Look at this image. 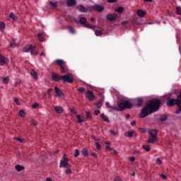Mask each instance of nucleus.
I'll list each match as a JSON object with an SVG mask.
<instances>
[{
	"label": "nucleus",
	"mask_w": 181,
	"mask_h": 181,
	"mask_svg": "<svg viewBox=\"0 0 181 181\" xmlns=\"http://www.w3.org/2000/svg\"><path fill=\"white\" fill-rule=\"evenodd\" d=\"M160 107V100L157 99H152L148 101L146 106L142 109L141 113L139 114L140 118H145L148 117L149 114L156 112Z\"/></svg>",
	"instance_id": "obj_1"
},
{
	"label": "nucleus",
	"mask_w": 181,
	"mask_h": 181,
	"mask_svg": "<svg viewBox=\"0 0 181 181\" xmlns=\"http://www.w3.org/2000/svg\"><path fill=\"white\" fill-rule=\"evenodd\" d=\"M132 107V103L129 101V100H126L122 102H119L117 103V107H114V110L115 111H122V110H130V108Z\"/></svg>",
	"instance_id": "obj_2"
},
{
	"label": "nucleus",
	"mask_w": 181,
	"mask_h": 181,
	"mask_svg": "<svg viewBox=\"0 0 181 181\" xmlns=\"http://www.w3.org/2000/svg\"><path fill=\"white\" fill-rule=\"evenodd\" d=\"M166 105H167V107H173V105H177L178 109L176 110L175 113L180 114V112H181L180 100L168 98Z\"/></svg>",
	"instance_id": "obj_3"
},
{
	"label": "nucleus",
	"mask_w": 181,
	"mask_h": 181,
	"mask_svg": "<svg viewBox=\"0 0 181 181\" xmlns=\"http://www.w3.org/2000/svg\"><path fill=\"white\" fill-rule=\"evenodd\" d=\"M35 49H36L35 46L28 45L23 48V52H25V53H29V52H30V54H35V56H37L38 53L37 52H35Z\"/></svg>",
	"instance_id": "obj_4"
},
{
	"label": "nucleus",
	"mask_w": 181,
	"mask_h": 181,
	"mask_svg": "<svg viewBox=\"0 0 181 181\" xmlns=\"http://www.w3.org/2000/svg\"><path fill=\"white\" fill-rule=\"evenodd\" d=\"M59 168H70V164H69V158H66V154H64L61 158Z\"/></svg>",
	"instance_id": "obj_5"
},
{
	"label": "nucleus",
	"mask_w": 181,
	"mask_h": 181,
	"mask_svg": "<svg viewBox=\"0 0 181 181\" xmlns=\"http://www.w3.org/2000/svg\"><path fill=\"white\" fill-rule=\"evenodd\" d=\"M79 23L81 25H84V28H87L88 29H95V26L90 25V24H86L87 23V18H84V17H81L79 19Z\"/></svg>",
	"instance_id": "obj_6"
},
{
	"label": "nucleus",
	"mask_w": 181,
	"mask_h": 181,
	"mask_svg": "<svg viewBox=\"0 0 181 181\" xmlns=\"http://www.w3.org/2000/svg\"><path fill=\"white\" fill-rule=\"evenodd\" d=\"M62 80H63V81H67L68 83H73V81H74L71 74L62 76Z\"/></svg>",
	"instance_id": "obj_7"
},
{
	"label": "nucleus",
	"mask_w": 181,
	"mask_h": 181,
	"mask_svg": "<svg viewBox=\"0 0 181 181\" xmlns=\"http://www.w3.org/2000/svg\"><path fill=\"white\" fill-rule=\"evenodd\" d=\"M8 63H9V59L0 54V66H5V64H8Z\"/></svg>",
	"instance_id": "obj_8"
},
{
	"label": "nucleus",
	"mask_w": 181,
	"mask_h": 181,
	"mask_svg": "<svg viewBox=\"0 0 181 181\" xmlns=\"http://www.w3.org/2000/svg\"><path fill=\"white\" fill-rule=\"evenodd\" d=\"M86 97L87 98H88V100H90V101H93L95 98V96H94V93L89 90L86 91Z\"/></svg>",
	"instance_id": "obj_9"
},
{
	"label": "nucleus",
	"mask_w": 181,
	"mask_h": 181,
	"mask_svg": "<svg viewBox=\"0 0 181 181\" xmlns=\"http://www.w3.org/2000/svg\"><path fill=\"white\" fill-rule=\"evenodd\" d=\"M52 78L53 81H60L62 80V76H60L56 73H52Z\"/></svg>",
	"instance_id": "obj_10"
},
{
	"label": "nucleus",
	"mask_w": 181,
	"mask_h": 181,
	"mask_svg": "<svg viewBox=\"0 0 181 181\" xmlns=\"http://www.w3.org/2000/svg\"><path fill=\"white\" fill-rule=\"evenodd\" d=\"M54 90L56 94H57V95L59 96L60 98H64V93L62 90H60V89L57 86L54 87Z\"/></svg>",
	"instance_id": "obj_11"
},
{
	"label": "nucleus",
	"mask_w": 181,
	"mask_h": 181,
	"mask_svg": "<svg viewBox=\"0 0 181 181\" xmlns=\"http://www.w3.org/2000/svg\"><path fill=\"white\" fill-rule=\"evenodd\" d=\"M117 15L115 13H110L107 16V21H115V19H117Z\"/></svg>",
	"instance_id": "obj_12"
},
{
	"label": "nucleus",
	"mask_w": 181,
	"mask_h": 181,
	"mask_svg": "<svg viewBox=\"0 0 181 181\" xmlns=\"http://www.w3.org/2000/svg\"><path fill=\"white\" fill-rule=\"evenodd\" d=\"M93 8L97 12H103V11H104V6L101 5H95L93 6Z\"/></svg>",
	"instance_id": "obj_13"
},
{
	"label": "nucleus",
	"mask_w": 181,
	"mask_h": 181,
	"mask_svg": "<svg viewBox=\"0 0 181 181\" xmlns=\"http://www.w3.org/2000/svg\"><path fill=\"white\" fill-rule=\"evenodd\" d=\"M54 110L57 114H62L63 113V107L62 106H55Z\"/></svg>",
	"instance_id": "obj_14"
},
{
	"label": "nucleus",
	"mask_w": 181,
	"mask_h": 181,
	"mask_svg": "<svg viewBox=\"0 0 181 181\" xmlns=\"http://www.w3.org/2000/svg\"><path fill=\"white\" fill-rule=\"evenodd\" d=\"M30 76L31 77H33V78L35 79V80H37L38 78V75H37V73H36V71H35V70H31L30 71Z\"/></svg>",
	"instance_id": "obj_15"
},
{
	"label": "nucleus",
	"mask_w": 181,
	"mask_h": 181,
	"mask_svg": "<svg viewBox=\"0 0 181 181\" xmlns=\"http://www.w3.org/2000/svg\"><path fill=\"white\" fill-rule=\"evenodd\" d=\"M137 15L139 18H144V16H145V11L142 9H139L137 11Z\"/></svg>",
	"instance_id": "obj_16"
},
{
	"label": "nucleus",
	"mask_w": 181,
	"mask_h": 181,
	"mask_svg": "<svg viewBox=\"0 0 181 181\" xmlns=\"http://www.w3.org/2000/svg\"><path fill=\"white\" fill-rule=\"evenodd\" d=\"M49 5L51 9H56L57 8V2L49 1Z\"/></svg>",
	"instance_id": "obj_17"
},
{
	"label": "nucleus",
	"mask_w": 181,
	"mask_h": 181,
	"mask_svg": "<svg viewBox=\"0 0 181 181\" xmlns=\"http://www.w3.org/2000/svg\"><path fill=\"white\" fill-rule=\"evenodd\" d=\"M151 137L156 138V135L158 134V130L156 129H152L149 132Z\"/></svg>",
	"instance_id": "obj_18"
},
{
	"label": "nucleus",
	"mask_w": 181,
	"mask_h": 181,
	"mask_svg": "<svg viewBox=\"0 0 181 181\" xmlns=\"http://www.w3.org/2000/svg\"><path fill=\"white\" fill-rule=\"evenodd\" d=\"M19 46V44L16 43L14 40H12V41L10 42V47L12 49H14V47H18Z\"/></svg>",
	"instance_id": "obj_19"
},
{
	"label": "nucleus",
	"mask_w": 181,
	"mask_h": 181,
	"mask_svg": "<svg viewBox=\"0 0 181 181\" xmlns=\"http://www.w3.org/2000/svg\"><path fill=\"white\" fill-rule=\"evenodd\" d=\"M156 141H158V139L156 137H150L148 138L147 142H148V144H155V142H156Z\"/></svg>",
	"instance_id": "obj_20"
},
{
	"label": "nucleus",
	"mask_w": 181,
	"mask_h": 181,
	"mask_svg": "<svg viewBox=\"0 0 181 181\" xmlns=\"http://www.w3.org/2000/svg\"><path fill=\"white\" fill-rule=\"evenodd\" d=\"M78 11H80V12H83V13L87 12V8L84 7V6L83 5L78 6Z\"/></svg>",
	"instance_id": "obj_21"
},
{
	"label": "nucleus",
	"mask_w": 181,
	"mask_h": 181,
	"mask_svg": "<svg viewBox=\"0 0 181 181\" xmlns=\"http://www.w3.org/2000/svg\"><path fill=\"white\" fill-rule=\"evenodd\" d=\"M1 80L4 84H8L9 83V77H1Z\"/></svg>",
	"instance_id": "obj_22"
},
{
	"label": "nucleus",
	"mask_w": 181,
	"mask_h": 181,
	"mask_svg": "<svg viewBox=\"0 0 181 181\" xmlns=\"http://www.w3.org/2000/svg\"><path fill=\"white\" fill-rule=\"evenodd\" d=\"M67 5L68 6H74L76 5V0H68Z\"/></svg>",
	"instance_id": "obj_23"
},
{
	"label": "nucleus",
	"mask_w": 181,
	"mask_h": 181,
	"mask_svg": "<svg viewBox=\"0 0 181 181\" xmlns=\"http://www.w3.org/2000/svg\"><path fill=\"white\" fill-rule=\"evenodd\" d=\"M55 62L58 66H60V67L64 66V62L62 59H57Z\"/></svg>",
	"instance_id": "obj_24"
},
{
	"label": "nucleus",
	"mask_w": 181,
	"mask_h": 181,
	"mask_svg": "<svg viewBox=\"0 0 181 181\" xmlns=\"http://www.w3.org/2000/svg\"><path fill=\"white\" fill-rule=\"evenodd\" d=\"M16 170H17V172H21V170H23V169H25V167L21 165H16L15 166Z\"/></svg>",
	"instance_id": "obj_25"
},
{
	"label": "nucleus",
	"mask_w": 181,
	"mask_h": 181,
	"mask_svg": "<svg viewBox=\"0 0 181 181\" xmlns=\"http://www.w3.org/2000/svg\"><path fill=\"white\" fill-rule=\"evenodd\" d=\"M101 118H103V119L105 122L110 123V119L107 117V115H105V114L103 113V114L101 115Z\"/></svg>",
	"instance_id": "obj_26"
},
{
	"label": "nucleus",
	"mask_w": 181,
	"mask_h": 181,
	"mask_svg": "<svg viewBox=\"0 0 181 181\" xmlns=\"http://www.w3.org/2000/svg\"><path fill=\"white\" fill-rule=\"evenodd\" d=\"M81 153L83 156H88V150L86 148H84L82 149Z\"/></svg>",
	"instance_id": "obj_27"
},
{
	"label": "nucleus",
	"mask_w": 181,
	"mask_h": 181,
	"mask_svg": "<svg viewBox=\"0 0 181 181\" xmlns=\"http://www.w3.org/2000/svg\"><path fill=\"white\" fill-rule=\"evenodd\" d=\"M136 100H137V105H138V107H141V105H142V103H144V98H139Z\"/></svg>",
	"instance_id": "obj_28"
},
{
	"label": "nucleus",
	"mask_w": 181,
	"mask_h": 181,
	"mask_svg": "<svg viewBox=\"0 0 181 181\" xmlns=\"http://www.w3.org/2000/svg\"><path fill=\"white\" fill-rule=\"evenodd\" d=\"M76 118L79 124H81V122H84V119H83L80 115H77Z\"/></svg>",
	"instance_id": "obj_29"
},
{
	"label": "nucleus",
	"mask_w": 181,
	"mask_h": 181,
	"mask_svg": "<svg viewBox=\"0 0 181 181\" xmlns=\"http://www.w3.org/2000/svg\"><path fill=\"white\" fill-rule=\"evenodd\" d=\"M37 36H38V39H39L40 42H45V38L43 37V34L38 33Z\"/></svg>",
	"instance_id": "obj_30"
},
{
	"label": "nucleus",
	"mask_w": 181,
	"mask_h": 181,
	"mask_svg": "<svg viewBox=\"0 0 181 181\" xmlns=\"http://www.w3.org/2000/svg\"><path fill=\"white\" fill-rule=\"evenodd\" d=\"M115 11L118 12V13H121L124 12V7H117L115 8Z\"/></svg>",
	"instance_id": "obj_31"
},
{
	"label": "nucleus",
	"mask_w": 181,
	"mask_h": 181,
	"mask_svg": "<svg viewBox=\"0 0 181 181\" xmlns=\"http://www.w3.org/2000/svg\"><path fill=\"white\" fill-rule=\"evenodd\" d=\"M0 30L4 32L5 30V23H1L0 24Z\"/></svg>",
	"instance_id": "obj_32"
},
{
	"label": "nucleus",
	"mask_w": 181,
	"mask_h": 181,
	"mask_svg": "<svg viewBox=\"0 0 181 181\" xmlns=\"http://www.w3.org/2000/svg\"><path fill=\"white\" fill-rule=\"evenodd\" d=\"M80 155V151L78 149H75V153L74 154V158H77Z\"/></svg>",
	"instance_id": "obj_33"
},
{
	"label": "nucleus",
	"mask_w": 181,
	"mask_h": 181,
	"mask_svg": "<svg viewBox=\"0 0 181 181\" xmlns=\"http://www.w3.org/2000/svg\"><path fill=\"white\" fill-rule=\"evenodd\" d=\"M95 36H102L103 35V32L100 30H95Z\"/></svg>",
	"instance_id": "obj_34"
},
{
	"label": "nucleus",
	"mask_w": 181,
	"mask_h": 181,
	"mask_svg": "<svg viewBox=\"0 0 181 181\" xmlns=\"http://www.w3.org/2000/svg\"><path fill=\"white\" fill-rule=\"evenodd\" d=\"M9 16L11 19H13V21H16V16L15 15V13H11Z\"/></svg>",
	"instance_id": "obj_35"
},
{
	"label": "nucleus",
	"mask_w": 181,
	"mask_h": 181,
	"mask_svg": "<svg viewBox=\"0 0 181 181\" xmlns=\"http://www.w3.org/2000/svg\"><path fill=\"white\" fill-rule=\"evenodd\" d=\"M168 117H166V115H161L160 117V121H166Z\"/></svg>",
	"instance_id": "obj_36"
},
{
	"label": "nucleus",
	"mask_w": 181,
	"mask_h": 181,
	"mask_svg": "<svg viewBox=\"0 0 181 181\" xmlns=\"http://www.w3.org/2000/svg\"><path fill=\"white\" fill-rule=\"evenodd\" d=\"M143 148L146 151V152H149V151H151V147L149 146H143Z\"/></svg>",
	"instance_id": "obj_37"
},
{
	"label": "nucleus",
	"mask_w": 181,
	"mask_h": 181,
	"mask_svg": "<svg viewBox=\"0 0 181 181\" xmlns=\"http://www.w3.org/2000/svg\"><path fill=\"white\" fill-rule=\"evenodd\" d=\"M177 15H181V8L179 6L176 7Z\"/></svg>",
	"instance_id": "obj_38"
},
{
	"label": "nucleus",
	"mask_w": 181,
	"mask_h": 181,
	"mask_svg": "<svg viewBox=\"0 0 181 181\" xmlns=\"http://www.w3.org/2000/svg\"><path fill=\"white\" fill-rule=\"evenodd\" d=\"M134 136V131H130L127 133V136H129V138H131Z\"/></svg>",
	"instance_id": "obj_39"
},
{
	"label": "nucleus",
	"mask_w": 181,
	"mask_h": 181,
	"mask_svg": "<svg viewBox=\"0 0 181 181\" xmlns=\"http://www.w3.org/2000/svg\"><path fill=\"white\" fill-rule=\"evenodd\" d=\"M95 107H97V108H101V107H103V103L98 102L95 104Z\"/></svg>",
	"instance_id": "obj_40"
},
{
	"label": "nucleus",
	"mask_w": 181,
	"mask_h": 181,
	"mask_svg": "<svg viewBox=\"0 0 181 181\" xmlns=\"http://www.w3.org/2000/svg\"><path fill=\"white\" fill-rule=\"evenodd\" d=\"M110 135H113L114 136H115V135H118V133L117 132H115L114 130H110Z\"/></svg>",
	"instance_id": "obj_41"
},
{
	"label": "nucleus",
	"mask_w": 181,
	"mask_h": 181,
	"mask_svg": "<svg viewBox=\"0 0 181 181\" xmlns=\"http://www.w3.org/2000/svg\"><path fill=\"white\" fill-rule=\"evenodd\" d=\"M156 163H157V165H162V163H163L162 160H160V158H157Z\"/></svg>",
	"instance_id": "obj_42"
},
{
	"label": "nucleus",
	"mask_w": 181,
	"mask_h": 181,
	"mask_svg": "<svg viewBox=\"0 0 181 181\" xmlns=\"http://www.w3.org/2000/svg\"><path fill=\"white\" fill-rule=\"evenodd\" d=\"M105 105H106V107H107V108H112V110H114V107H115V106H111V105H110V103H108V102H107V103H105Z\"/></svg>",
	"instance_id": "obj_43"
},
{
	"label": "nucleus",
	"mask_w": 181,
	"mask_h": 181,
	"mask_svg": "<svg viewBox=\"0 0 181 181\" xmlns=\"http://www.w3.org/2000/svg\"><path fill=\"white\" fill-rule=\"evenodd\" d=\"M19 114L21 115V117H25V115H26V113H25V112L23 110H20Z\"/></svg>",
	"instance_id": "obj_44"
},
{
	"label": "nucleus",
	"mask_w": 181,
	"mask_h": 181,
	"mask_svg": "<svg viewBox=\"0 0 181 181\" xmlns=\"http://www.w3.org/2000/svg\"><path fill=\"white\" fill-rule=\"evenodd\" d=\"M69 30L70 33H75L76 30L73 28V27H69Z\"/></svg>",
	"instance_id": "obj_45"
},
{
	"label": "nucleus",
	"mask_w": 181,
	"mask_h": 181,
	"mask_svg": "<svg viewBox=\"0 0 181 181\" xmlns=\"http://www.w3.org/2000/svg\"><path fill=\"white\" fill-rule=\"evenodd\" d=\"M61 71L62 73H67V71L64 69V65L61 66Z\"/></svg>",
	"instance_id": "obj_46"
},
{
	"label": "nucleus",
	"mask_w": 181,
	"mask_h": 181,
	"mask_svg": "<svg viewBox=\"0 0 181 181\" xmlns=\"http://www.w3.org/2000/svg\"><path fill=\"white\" fill-rule=\"evenodd\" d=\"M30 122L32 125H37V122L33 119H31Z\"/></svg>",
	"instance_id": "obj_47"
},
{
	"label": "nucleus",
	"mask_w": 181,
	"mask_h": 181,
	"mask_svg": "<svg viewBox=\"0 0 181 181\" xmlns=\"http://www.w3.org/2000/svg\"><path fill=\"white\" fill-rule=\"evenodd\" d=\"M14 139H16V141H18V142H20L21 144L23 143V139H21L19 137H16Z\"/></svg>",
	"instance_id": "obj_48"
},
{
	"label": "nucleus",
	"mask_w": 181,
	"mask_h": 181,
	"mask_svg": "<svg viewBox=\"0 0 181 181\" xmlns=\"http://www.w3.org/2000/svg\"><path fill=\"white\" fill-rule=\"evenodd\" d=\"M95 146H96L97 149H101V145H100V143L96 142Z\"/></svg>",
	"instance_id": "obj_49"
},
{
	"label": "nucleus",
	"mask_w": 181,
	"mask_h": 181,
	"mask_svg": "<svg viewBox=\"0 0 181 181\" xmlns=\"http://www.w3.org/2000/svg\"><path fill=\"white\" fill-rule=\"evenodd\" d=\"M86 118H91V113L90 112H86Z\"/></svg>",
	"instance_id": "obj_50"
},
{
	"label": "nucleus",
	"mask_w": 181,
	"mask_h": 181,
	"mask_svg": "<svg viewBox=\"0 0 181 181\" xmlns=\"http://www.w3.org/2000/svg\"><path fill=\"white\" fill-rule=\"evenodd\" d=\"M65 173H66V175L71 173V170L70 168L66 169Z\"/></svg>",
	"instance_id": "obj_51"
},
{
	"label": "nucleus",
	"mask_w": 181,
	"mask_h": 181,
	"mask_svg": "<svg viewBox=\"0 0 181 181\" xmlns=\"http://www.w3.org/2000/svg\"><path fill=\"white\" fill-rule=\"evenodd\" d=\"M78 91H80V93H84V91H86V89H84V88H79L78 89Z\"/></svg>",
	"instance_id": "obj_52"
},
{
	"label": "nucleus",
	"mask_w": 181,
	"mask_h": 181,
	"mask_svg": "<svg viewBox=\"0 0 181 181\" xmlns=\"http://www.w3.org/2000/svg\"><path fill=\"white\" fill-rule=\"evenodd\" d=\"M106 144L108 146H106V149H109L110 151H112V148H110V143L106 142Z\"/></svg>",
	"instance_id": "obj_53"
},
{
	"label": "nucleus",
	"mask_w": 181,
	"mask_h": 181,
	"mask_svg": "<svg viewBox=\"0 0 181 181\" xmlns=\"http://www.w3.org/2000/svg\"><path fill=\"white\" fill-rule=\"evenodd\" d=\"M160 176H161L162 179H164L165 180H166V179H168V176H166L164 174H161Z\"/></svg>",
	"instance_id": "obj_54"
},
{
	"label": "nucleus",
	"mask_w": 181,
	"mask_h": 181,
	"mask_svg": "<svg viewBox=\"0 0 181 181\" xmlns=\"http://www.w3.org/2000/svg\"><path fill=\"white\" fill-rule=\"evenodd\" d=\"M37 107H39V104L38 103H34L33 105V108H37Z\"/></svg>",
	"instance_id": "obj_55"
},
{
	"label": "nucleus",
	"mask_w": 181,
	"mask_h": 181,
	"mask_svg": "<svg viewBox=\"0 0 181 181\" xmlns=\"http://www.w3.org/2000/svg\"><path fill=\"white\" fill-rule=\"evenodd\" d=\"M18 101H19V100L18 98L14 99V103H16L17 105H19V102Z\"/></svg>",
	"instance_id": "obj_56"
},
{
	"label": "nucleus",
	"mask_w": 181,
	"mask_h": 181,
	"mask_svg": "<svg viewBox=\"0 0 181 181\" xmlns=\"http://www.w3.org/2000/svg\"><path fill=\"white\" fill-rule=\"evenodd\" d=\"M129 160H130L131 162H134V160H135V157H130V158H129Z\"/></svg>",
	"instance_id": "obj_57"
},
{
	"label": "nucleus",
	"mask_w": 181,
	"mask_h": 181,
	"mask_svg": "<svg viewBox=\"0 0 181 181\" xmlns=\"http://www.w3.org/2000/svg\"><path fill=\"white\" fill-rule=\"evenodd\" d=\"M100 110H95V115H98L100 114Z\"/></svg>",
	"instance_id": "obj_58"
},
{
	"label": "nucleus",
	"mask_w": 181,
	"mask_h": 181,
	"mask_svg": "<svg viewBox=\"0 0 181 181\" xmlns=\"http://www.w3.org/2000/svg\"><path fill=\"white\" fill-rule=\"evenodd\" d=\"M90 155H91V156H93V158H97V155L95 154V153H91Z\"/></svg>",
	"instance_id": "obj_59"
},
{
	"label": "nucleus",
	"mask_w": 181,
	"mask_h": 181,
	"mask_svg": "<svg viewBox=\"0 0 181 181\" xmlns=\"http://www.w3.org/2000/svg\"><path fill=\"white\" fill-rule=\"evenodd\" d=\"M108 2H110L111 4H114V2H117V0H107Z\"/></svg>",
	"instance_id": "obj_60"
},
{
	"label": "nucleus",
	"mask_w": 181,
	"mask_h": 181,
	"mask_svg": "<svg viewBox=\"0 0 181 181\" xmlns=\"http://www.w3.org/2000/svg\"><path fill=\"white\" fill-rule=\"evenodd\" d=\"M177 98H179V100L181 102V91L180 92V94L177 95Z\"/></svg>",
	"instance_id": "obj_61"
},
{
	"label": "nucleus",
	"mask_w": 181,
	"mask_h": 181,
	"mask_svg": "<svg viewBox=\"0 0 181 181\" xmlns=\"http://www.w3.org/2000/svg\"><path fill=\"white\" fill-rule=\"evenodd\" d=\"M135 124H136V121H133V122H132L131 125L132 127H134L135 125Z\"/></svg>",
	"instance_id": "obj_62"
},
{
	"label": "nucleus",
	"mask_w": 181,
	"mask_h": 181,
	"mask_svg": "<svg viewBox=\"0 0 181 181\" xmlns=\"http://www.w3.org/2000/svg\"><path fill=\"white\" fill-rule=\"evenodd\" d=\"M47 93H48V94H50L52 93V88H49L47 90Z\"/></svg>",
	"instance_id": "obj_63"
},
{
	"label": "nucleus",
	"mask_w": 181,
	"mask_h": 181,
	"mask_svg": "<svg viewBox=\"0 0 181 181\" xmlns=\"http://www.w3.org/2000/svg\"><path fill=\"white\" fill-rule=\"evenodd\" d=\"M53 180L52 179V177H47V179H46V181H52Z\"/></svg>",
	"instance_id": "obj_64"
}]
</instances>
